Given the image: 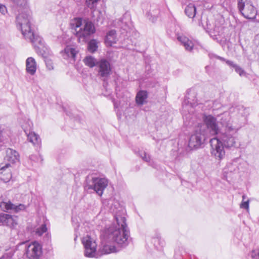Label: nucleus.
I'll return each instance as SVG.
<instances>
[{
    "mask_svg": "<svg viewBox=\"0 0 259 259\" xmlns=\"http://www.w3.org/2000/svg\"><path fill=\"white\" fill-rule=\"evenodd\" d=\"M23 36L26 39H28L35 48L39 49L44 47V42L42 38L37 34L34 33L32 29Z\"/></svg>",
    "mask_w": 259,
    "mask_h": 259,
    "instance_id": "obj_16",
    "label": "nucleus"
},
{
    "mask_svg": "<svg viewBox=\"0 0 259 259\" xmlns=\"http://www.w3.org/2000/svg\"><path fill=\"white\" fill-rule=\"evenodd\" d=\"M156 241L158 242L159 244L161 247L163 246V245H164V242L163 240H162L161 239V238H159V237H157L156 238L154 239V242H155V243Z\"/></svg>",
    "mask_w": 259,
    "mask_h": 259,
    "instance_id": "obj_39",
    "label": "nucleus"
},
{
    "mask_svg": "<svg viewBox=\"0 0 259 259\" xmlns=\"http://www.w3.org/2000/svg\"><path fill=\"white\" fill-rule=\"evenodd\" d=\"M29 159L32 161H34L35 162H39L42 161V158L38 155H31L30 156Z\"/></svg>",
    "mask_w": 259,
    "mask_h": 259,
    "instance_id": "obj_34",
    "label": "nucleus"
},
{
    "mask_svg": "<svg viewBox=\"0 0 259 259\" xmlns=\"http://www.w3.org/2000/svg\"><path fill=\"white\" fill-rule=\"evenodd\" d=\"M203 124H199L198 127L203 128L201 130L210 136H215L219 134V127L217 119L211 115L203 114L202 115Z\"/></svg>",
    "mask_w": 259,
    "mask_h": 259,
    "instance_id": "obj_6",
    "label": "nucleus"
},
{
    "mask_svg": "<svg viewBox=\"0 0 259 259\" xmlns=\"http://www.w3.org/2000/svg\"><path fill=\"white\" fill-rule=\"evenodd\" d=\"M198 105L197 100L196 99V93L194 91H190L188 93V95L186 97L183 105V114H184V112L188 111V112H193V111L189 110V108H193Z\"/></svg>",
    "mask_w": 259,
    "mask_h": 259,
    "instance_id": "obj_14",
    "label": "nucleus"
},
{
    "mask_svg": "<svg viewBox=\"0 0 259 259\" xmlns=\"http://www.w3.org/2000/svg\"><path fill=\"white\" fill-rule=\"evenodd\" d=\"M177 38L179 41L184 47L185 50L191 52L193 49L194 44L193 41L183 34H178Z\"/></svg>",
    "mask_w": 259,
    "mask_h": 259,
    "instance_id": "obj_21",
    "label": "nucleus"
},
{
    "mask_svg": "<svg viewBox=\"0 0 259 259\" xmlns=\"http://www.w3.org/2000/svg\"><path fill=\"white\" fill-rule=\"evenodd\" d=\"M0 207L5 211H11L18 213L24 210L26 206L23 204L15 205L12 203L10 200H4L3 198H0Z\"/></svg>",
    "mask_w": 259,
    "mask_h": 259,
    "instance_id": "obj_13",
    "label": "nucleus"
},
{
    "mask_svg": "<svg viewBox=\"0 0 259 259\" xmlns=\"http://www.w3.org/2000/svg\"><path fill=\"white\" fill-rule=\"evenodd\" d=\"M202 129L197 127L190 136L188 143L190 148H199L204 143L206 139L209 137Z\"/></svg>",
    "mask_w": 259,
    "mask_h": 259,
    "instance_id": "obj_10",
    "label": "nucleus"
},
{
    "mask_svg": "<svg viewBox=\"0 0 259 259\" xmlns=\"http://www.w3.org/2000/svg\"><path fill=\"white\" fill-rule=\"evenodd\" d=\"M251 257L253 259H259V249L253 250L251 252Z\"/></svg>",
    "mask_w": 259,
    "mask_h": 259,
    "instance_id": "obj_37",
    "label": "nucleus"
},
{
    "mask_svg": "<svg viewBox=\"0 0 259 259\" xmlns=\"http://www.w3.org/2000/svg\"><path fill=\"white\" fill-rule=\"evenodd\" d=\"M220 117V123L225 126V130L229 131L238 133L239 130L245 124V118L241 116L240 119L237 117L231 118L228 112H224Z\"/></svg>",
    "mask_w": 259,
    "mask_h": 259,
    "instance_id": "obj_4",
    "label": "nucleus"
},
{
    "mask_svg": "<svg viewBox=\"0 0 259 259\" xmlns=\"http://www.w3.org/2000/svg\"><path fill=\"white\" fill-rule=\"evenodd\" d=\"M238 8L242 16L248 19H254L257 11L250 2L246 0H238Z\"/></svg>",
    "mask_w": 259,
    "mask_h": 259,
    "instance_id": "obj_9",
    "label": "nucleus"
},
{
    "mask_svg": "<svg viewBox=\"0 0 259 259\" xmlns=\"http://www.w3.org/2000/svg\"><path fill=\"white\" fill-rule=\"evenodd\" d=\"M84 62L85 65L92 68L94 66H96L97 61L92 56H88L84 59Z\"/></svg>",
    "mask_w": 259,
    "mask_h": 259,
    "instance_id": "obj_31",
    "label": "nucleus"
},
{
    "mask_svg": "<svg viewBox=\"0 0 259 259\" xmlns=\"http://www.w3.org/2000/svg\"><path fill=\"white\" fill-rule=\"evenodd\" d=\"M223 26L220 24H215L214 26L212 27L210 24H207L205 28L207 32L212 37H217L218 35H221L223 33Z\"/></svg>",
    "mask_w": 259,
    "mask_h": 259,
    "instance_id": "obj_22",
    "label": "nucleus"
},
{
    "mask_svg": "<svg viewBox=\"0 0 259 259\" xmlns=\"http://www.w3.org/2000/svg\"><path fill=\"white\" fill-rule=\"evenodd\" d=\"M139 155L142 158V159L146 162H149L150 159V157L149 154H147L145 152L141 151L139 153Z\"/></svg>",
    "mask_w": 259,
    "mask_h": 259,
    "instance_id": "obj_35",
    "label": "nucleus"
},
{
    "mask_svg": "<svg viewBox=\"0 0 259 259\" xmlns=\"http://www.w3.org/2000/svg\"><path fill=\"white\" fill-rule=\"evenodd\" d=\"M117 40L115 30H111L107 33L105 42L107 46H112L113 44L116 42Z\"/></svg>",
    "mask_w": 259,
    "mask_h": 259,
    "instance_id": "obj_25",
    "label": "nucleus"
},
{
    "mask_svg": "<svg viewBox=\"0 0 259 259\" xmlns=\"http://www.w3.org/2000/svg\"><path fill=\"white\" fill-rule=\"evenodd\" d=\"M18 14L16 17V23L17 27L21 30L23 35L31 30L30 27L31 16L29 14L27 7V4L25 7L17 6Z\"/></svg>",
    "mask_w": 259,
    "mask_h": 259,
    "instance_id": "obj_3",
    "label": "nucleus"
},
{
    "mask_svg": "<svg viewBox=\"0 0 259 259\" xmlns=\"http://www.w3.org/2000/svg\"><path fill=\"white\" fill-rule=\"evenodd\" d=\"M211 153L216 159H222L225 156L224 148L231 149L238 148L240 146L238 134L225 130L217 137L210 140Z\"/></svg>",
    "mask_w": 259,
    "mask_h": 259,
    "instance_id": "obj_2",
    "label": "nucleus"
},
{
    "mask_svg": "<svg viewBox=\"0 0 259 259\" xmlns=\"http://www.w3.org/2000/svg\"><path fill=\"white\" fill-rule=\"evenodd\" d=\"M4 132L0 130V142H3L4 143L5 140L4 139Z\"/></svg>",
    "mask_w": 259,
    "mask_h": 259,
    "instance_id": "obj_43",
    "label": "nucleus"
},
{
    "mask_svg": "<svg viewBox=\"0 0 259 259\" xmlns=\"http://www.w3.org/2000/svg\"><path fill=\"white\" fill-rule=\"evenodd\" d=\"M108 185V181L105 178L87 177L85 188L87 190H93L99 196L103 194V191Z\"/></svg>",
    "mask_w": 259,
    "mask_h": 259,
    "instance_id": "obj_7",
    "label": "nucleus"
},
{
    "mask_svg": "<svg viewBox=\"0 0 259 259\" xmlns=\"http://www.w3.org/2000/svg\"><path fill=\"white\" fill-rule=\"evenodd\" d=\"M226 64L234 69L235 71L238 73L240 76H245L246 75V73L244 70L240 66L235 63L232 61H227Z\"/></svg>",
    "mask_w": 259,
    "mask_h": 259,
    "instance_id": "obj_27",
    "label": "nucleus"
},
{
    "mask_svg": "<svg viewBox=\"0 0 259 259\" xmlns=\"http://www.w3.org/2000/svg\"><path fill=\"white\" fill-rule=\"evenodd\" d=\"M101 237L102 242L98 251L100 256L117 251L115 246L110 244L111 242H113L112 241L105 240L102 237V234Z\"/></svg>",
    "mask_w": 259,
    "mask_h": 259,
    "instance_id": "obj_17",
    "label": "nucleus"
},
{
    "mask_svg": "<svg viewBox=\"0 0 259 259\" xmlns=\"http://www.w3.org/2000/svg\"><path fill=\"white\" fill-rule=\"evenodd\" d=\"M245 197L246 196L245 195L242 196L243 201L241 203L240 206L241 208L247 209L249 208V200H247L246 201H244Z\"/></svg>",
    "mask_w": 259,
    "mask_h": 259,
    "instance_id": "obj_36",
    "label": "nucleus"
},
{
    "mask_svg": "<svg viewBox=\"0 0 259 259\" xmlns=\"http://www.w3.org/2000/svg\"><path fill=\"white\" fill-rule=\"evenodd\" d=\"M28 127L25 125H22L25 134L27 135L29 141L34 145L39 146L41 143V140L39 136L34 132H31V122H28Z\"/></svg>",
    "mask_w": 259,
    "mask_h": 259,
    "instance_id": "obj_15",
    "label": "nucleus"
},
{
    "mask_svg": "<svg viewBox=\"0 0 259 259\" xmlns=\"http://www.w3.org/2000/svg\"><path fill=\"white\" fill-rule=\"evenodd\" d=\"M82 243L84 246V255L89 258H98L100 254L97 250V243L95 237L87 235L82 239Z\"/></svg>",
    "mask_w": 259,
    "mask_h": 259,
    "instance_id": "obj_8",
    "label": "nucleus"
},
{
    "mask_svg": "<svg viewBox=\"0 0 259 259\" xmlns=\"http://www.w3.org/2000/svg\"><path fill=\"white\" fill-rule=\"evenodd\" d=\"M8 12L6 6L4 4L0 3V13L5 15Z\"/></svg>",
    "mask_w": 259,
    "mask_h": 259,
    "instance_id": "obj_38",
    "label": "nucleus"
},
{
    "mask_svg": "<svg viewBox=\"0 0 259 259\" xmlns=\"http://www.w3.org/2000/svg\"><path fill=\"white\" fill-rule=\"evenodd\" d=\"M98 0H85V3L84 4L87 8H90L91 10H94L96 7Z\"/></svg>",
    "mask_w": 259,
    "mask_h": 259,
    "instance_id": "obj_32",
    "label": "nucleus"
},
{
    "mask_svg": "<svg viewBox=\"0 0 259 259\" xmlns=\"http://www.w3.org/2000/svg\"><path fill=\"white\" fill-rule=\"evenodd\" d=\"M10 165L9 163L0 165V179L4 183L9 182L12 178L11 170L9 168Z\"/></svg>",
    "mask_w": 259,
    "mask_h": 259,
    "instance_id": "obj_19",
    "label": "nucleus"
},
{
    "mask_svg": "<svg viewBox=\"0 0 259 259\" xmlns=\"http://www.w3.org/2000/svg\"><path fill=\"white\" fill-rule=\"evenodd\" d=\"M108 205L114 213L115 221L102 232V236L105 240L112 241L118 247L125 248L130 242V231L126 223L125 210L114 198L109 200Z\"/></svg>",
    "mask_w": 259,
    "mask_h": 259,
    "instance_id": "obj_1",
    "label": "nucleus"
},
{
    "mask_svg": "<svg viewBox=\"0 0 259 259\" xmlns=\"http://www.w3.org/2000/svg\"><path fill=\"white\" fill-rule=\"evenodd\" d=\"M5 161L10 163H15L19 161V155L17 151L11 148H7L6 150V156L4 157Z\"/></svg>",
    "mask_w": 259,
    "mask_h": 259,
    "instance_id": "obj_20",
    "label": "nucleus"
},
{
    "mask_svg": "<svg viewBox=\"0 0 259 259\" xmlns=\"http://www.w3.org/2000/svg\"><path fill=\"white\" fill-rule=\"evenodd\" d=\"M126 16H127V15H126L123 16V17H122V18L121 20V23H124L125 24L126 26V25L128 26V22L124 21V19H125V18H126Z\"/></svg>",
    "mask_w": 259,
    "mask_h": 259,
    "instance_id": "obj_44",
    "label": "nucleus"
},
{
    "mask_svg": "<svg viewBox=\"0 0 259 259\" xmlns=\"http://www.w3.org/2000/svg\"><path fill=\"white\" fill-rule=\"evenodd\" d=\"M0 223L3 225L14 228L17 225V217L6 213L0 214Z\"/></svg>",
    "mask_w": 259,
    "mask_h": 259,
    "instance_id": "obj_18",
    "label": "nucleus"
},
{
    "mask_svg": "<svg viewBox=\"0 0 259 259\" xmlns=\"http://www.w3.org/2000/svg\"><path fill=\"white\" fill-rule=\"evenodd\" d=\"M239 160L236 159L227 164L224 169V173L228 174L229 172H237L239 171Z\"/></svg>",
    "mask_w": 259,
    "mask_h": 259,
    "instance_id": "obj_24",
    "label": "nucleus"
},
{
    "mask_svg": "<svg viewBox=\"0 0 259 259\" xmlns=\"http://www.w3.org/2000/svg\"><path fill=\"white\" fill-rule=\"evenodd\" d=\"M25 253L28 259H40L42 254V246L37 241H33L27 246Z\"/></svg>",
    "mask_w": 259,
    "mask_h": 259,
    "instance_id": "obj_12",
    "label": "nucleus"
},
{
    "mask_svg": "<svg viewBox=\"0 0 259 259\" xmlns=\"http://www.w3.org/2000/svg\"><path fill=\"white\" fill-rule=\"evenodd\" d=\"M26 70L28 73L33 75L36 71V63L32 57H28L26 61Z\"/></svg>",
    "mask_w": 259,
    "mask_h": 259,
    "instance_id": "obj_23",
    "label": "nucleus"
},
{
    "mask_svg": "<svg viewBox=\"0 0 259 259\" xmlns=\"http://www.w3.org/2000/svg\"><path fill=\"white\" fill-rule=\"evenodd\" d=\"M214 57L217 59L220 60L225 61L226 63L227 61H229L228 60H226V59H225L223 57H220V56L216 55H214Z\"/></svg>",
    "mask_w": 259,
    "mask_h": 259,
    "instance_id": "obj_42",
    "label": "nucleus"
},
{
    "mask_svg": "<svg viewBox=\"0 0 259 259\" xmlns=\"http://www.w3.org/2000/svg\"><path fill=\"white\" fill-rule=\"evenodd\" d=\"M46 64L47 68L49 70H51V69H53V64H52V62L51 61H49V60L46 61Z\"/></svg>",
    "mask_w": 259,
    "mask_h": 259,
    "instance_id": "obj_40",
    "label": "nucleus"
},
{
    "mask_svg": "<svg viewBox=\"0 0 259 259\" xmlns=\"http://www.w3.org/2000/svg\"><path fill=\"white\" fill-rule=\"evenodd\" d=\"M185 12L188 17L193 18L196 15V9L194 4H189L185 8Z\"/></svg>",
    "mask_w": 259,
    "mask_h": 259,
    "instance_id": "obj_29",
    "label": "nucleus"
},
{
    "mask_svg": "<svg viewBox=\"0 0 259 259\" xmlns=\"http://www.w3.org/2000/svg\"><path fill=\"white\" fill-rule=\"evenodd\" d=\"M75 30L79 41L83 42L95 32V27L92 22L84 20L82 23L79 19L77 20Z\"/></svg>",
    "mask_w": 259,
    "mask_h": 259,
    "instance_id": "obj_5",
    "label": "nucleus"
},
{
    "mask_svg": "<svg viewBox=\"0 0 259 259\" xmlns=\"http://www.w3.org/2000/svg\"><path fill=\"white\" fill-rule=\"evenodd\" d=\"M96 69L98 76L103 79H107L112 73L111 65L110 62L105 59L97 61Z\"/></svg>",
    "mask_w": 259,
    "mask_h": 259,
    "instance_id": "obj_11",
    "label": "nucleus"
},
{
    "mask_svg": "<svg viewBox=\"0 0 259 259\" xmlns=\"http://www.w3.org/2000/svg\"><path fill=\"white\" fill-rule=\"evenodd\" d=\"M209 68L208 66H207L205 67V70L207 71L208 70V68Z\"/></svg>",
    "mask_w": 259,
    "mask_h": 259,
    "instance_id": "obj_45",
    "label": "nucleus"
},
{
    "mask_svg": "<svg viewBox=\"0 0 259 259\" xmlns=\"http://www.w3.org/2000/svg\"><path fill=\"white\" fill-rule=\"evenodd\" d=\"M47 231V226L45 224H43L36 229L35 234L38 236H41L44 233L46 232Z\"/></svg>",
    "mask_w": 259,
    "mask_h": 259,
    "instance_id": "obj_33",
    "label": "nucleus"
},
{
    "mask_svg": "<svg viewBox=\"0 0 259 259\" xmlns=\"http://www.w3.org/2000/svg\"><path fill=\"white\" fill-rule=\"evenodd\" d=\"M148 98V93L146 91L140 90L136 97V102L138 105H143L146 103V100Z\"/></svg>",
    "mask_w": 259,
    "mask_h": 259,
    "instance_id": "obj_26",
    "label": "nucleus"
},
{
    "mask_svg": "<svg viewBox=\"0 0 259 259\" xmlns=\"http://www.w3.org/2000/svg\"><path fill=\"white\" fill-rule=\"evenodd\" d=\"M12 256L10 253H6L4 254L2 257H1V259H12Z\"/></svg>",
    "mask_w": 259,
    "mask_h": 259,
    "instance_id": "obj_41",
    "label": "nucleus"
},
{
    "mask_svg": "<svg viewBox=\"0 0 259 259\" xmlns=\"http://www.w3.org/2000/svg\"><path fill=\"white\" fill-rule=\"evenodd\" d=\"M77 53V51L74 48L67 46L64 49L63 57L64 58H70L74 60Z\"/></svg>",
    "mask_w": 259,
    "mask_h": 259,
    "instance_id": "obj_28",
    "label": "nucleus"
},
{
    "mask_svg": "<svg viewBox=\"0 0 259 259\" xmlns=\"http://www.w3.org/2000/svg\"><path fill=\"white\" fill-rule=\"evenodd\" d=\"M99 41L95 39H92L88 43V51L91 53H94L97 51L98 48V44Z\"/></svg>",
    "mask_w": 259,
    "mask_h": 259,
    "instance_id": "obj_30",
    "label": "nucleus"
}]
</instances>
